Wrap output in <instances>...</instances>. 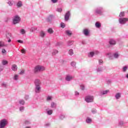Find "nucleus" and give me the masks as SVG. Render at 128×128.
<instances>
[{"label":"nucleus","mask_w":128,"mask_h":128,"mask_svg":"<svg viewBox=\"0 0 128 128\" xmlns=\"http://www.w3.org/2000/svg\"><path fill=\"white\" fill-rule=\"evenodd\" d=\"M44 70H46V68L44 66L38 65L35 67L34 72H42Z\"/></svg>","instance_id":"f257e3e1"},{"label":"nucleus","mask_w":128,"mask_h":128,"mask_svg":"<svg viewBox=\"0 0 128 128\" xmlns=\"http://www.w3.org/2000/svg\"><path fill=\"white\" fill-rule=\"evenodd\" d=\"M20 22V18L18 15L14 16L13 18L14 24H18Z\"/></svg>","instance_id":"f03ea898"},{"label":"nucleus","mask_w":128,"mask_h":128,"mask_svg":"<svg viewBox=\"0 0 128 128\" xmlns=\"http://www.w3.org/2000/svg\"><path fill=\"white\" fill-rule=\"evenodd\" d=\"M8 124V120L6 119L1 120L0 122V128H4Z\"/></svg>","instance_id":"7ed1b4c3"},{"label":"nucleus","mask_w":128,"mask_h":128,"mask_svg":"<svg viewBox=\"0 0 128 128\" xmlns=\"http://www.w3.org/2000/svg\"><path fill=\"white\" fill-rule=\"evenodd\" d=\"M85 100L86 102H94V96H86L85 98Z\"/></svg>","instance_id":"20e7f679"},{"label":"nucleus","mask_w":128,"mask_h":128,"mask_svg":"<svg viewBox=\"0 0 128 128\" xmlns=\"http://www.w3.org/2000/svg\"><path fill=\"white\" fill-rule=\"evenodd\" d=\"M128 18H120L119 19V22L120 24H124L126 22H128Z\"/></svg>","instance_id":"39448f33"},{"label":"nucleus","mask_w":128,"mask_h":128,"mask_svg":"<svg viewBox=\"0 0 128 128\" xmlns=\"http://www.w3.org/2000/svg\"><path fill=\"white\" fill-rule=\"evenodd\" d=\"M6 36L7 40H8V42H12V40L10 39V38H12V34L10 32H6Z\"/></svg>","instance_id":"423d86ee"},{"label":"nucleus","mask_w":128,"mask_h":128,"mask_svg":"<svg viewBox=\"0 0 128 128\" xmlns=\"http://www.w3.org/2000/svg\"><path fill=\"white\" fill-rule=\"evenodd\" d=\"M70 11H68V12L65 14V20H68V18H70Z\"/></svg>","instance_id":"0eeeda50"},{"label":"nucleus","mask_w":128,"mask_h":128,"mask_svg":"<svg viewBox=\"0 0 128 128\" xmlns=\"http://www.w3.org/2000/svg\"><path fill=\"white\" fill-rule=\"evenodd\" d=\"M72 78H74V77L70 76H67L66 78V80H67V82H70V80H72Z\"/></svg>","instance_id":"6e6552de"},{"label":"nucleus","mask_w":128,"mask_h":128,"mask_svg":"<svg viewBox=\"0 0 128 128\" xmlns=\"http://www.w3.org/2000/svg\"><path fill=\"white\" fill-rule=\"evenodd\" d=\"M12 70L14 72L18 70V66L16 64L12 65Z\"/></svg>","instance_id":"1a4fd4ad"},{"label":"nucleus","mask_w":128,"mask_h":128,"mask_svg":"<svg viewBox=\"0 0 128 128\" xmlns=\"http://www.w3.org/2000/svg\"><path fill=\"white\" fill-rule=\"evenodd\" d=\"M83 32L85 36H88V34H90V31H88V29H84L83 30Z\"/></svg>","instance_id":"9d476101"},{"label":"nucleus","mask_w":128,"mask_h":128,"mask_svg":"<svg viewBox=\"0 0 128 128\" xmlns=\"http://www.w3.org/2000/svg\"><path fill=\"white\" fill-rule=\"evenodd\" d=\"M40 36L41 38H44L46 36V32L44 31H41L40 32Z\"/></svg>","instance_id":"9b49d317"},{"label":"nucleus","mask_w":128,"mask_h":128,"mask_svg":"<svg viewBox=\"0 0 128 128\" xmlns=\"http://www.w3.org/2000/svg\"><path fill=\"white\" fill-rule=\"evenodd\" d=\"M4 46H6V45L4 44V42L0 41V48H3Z\"/></svg>","instance_id":"f8f14e48"},{"label":"nucleus","mask_w":128,"mask_h":128,"mask_svg":"<svg viewBox=\"0 0 128 128\" xmlns=\"http://www.w3.org/2000/svg\"><path fill=\"white\" fill-rule=\"evenodd\" d=\"M35 84L36 86H40V81L38 80H35Z\"/></svg>","instance_id":"ddd939ff"},{"label":"nucleus","mask_w":128,"mask_h":128,"mask_svg":"<svg viewBox=\"0 0 128 128\" xmlns=\"http://www.w3.org/2000/svg\"><path fill=\"white\" fill-rule=\"evenodd\" d=\"M109 44H111L112 46H114V44H116V41L111 40H110V41L109 42Z\"/></svg>","instance_id":"4468645a"},{"label":"nucleus","mask_w":128,"mask_h":128,"mask_svg":"<svg viewBox=\"0 0 128 128\" xmlns=\"http://www.w3.org/2000/svg\"><path fill=\"white\" fill-rule=\"evenodd\" d=\"M2 64L3 66H6V64H8V62L6 60H2Z\"/></svg>","instance_id":"2eb2a0df"},{"label":"nucleus","mask_w":128,"mask_h":128,"mask_svg":"<svg viewBox=\"0 0 128 128\" xmlns=\"http://www.w3.org/2000/svg\"><path fill=\"white\" fill-rule=\"evenodd\" d=\"M48 34H54V30L52 28H49L48 30Z\"/></svg>","instance_id":"dca6fc26"},{"label":"nucleus","mask_w":128,"mask_h":128,"mask_svg":"<svg viewBox=\"0 0 128 128\" xmlns=\"http://www.w3.org/2000/svg\"><path fill=\"white\" fill-rule=\"evenodd\" d=\"M40 86H36V92H40Z\"/></svg>","instance_id":"f3484780"},{"label":"nucleus","mask_w":128,"mask_h":128,"mask_svg":"<svg viewBox=\"0 0 128 128\" xmlns=\"http://www.w3.org/2000/svg\"><path fill=\"white\" fill-rule=\"evenodd\" d=\"M94 56V52H90L89 54H88V56L89 58H92V56Z\"/></svg>","instance_id":"a211bd4d"},{"label":"nucleus","mask_w":128,"mask_h":128,"mask_svg":"<svg viewBox=\"0 0 128 128\" xmlns=\"http://www.w3.org/2000/svg\"><path fill=\"white\" fill-rule=\"evenodd\" d=\"M116 100H118L120 98V93H117L116 95Z\"/></svg>","instance_id":"6ab92c4d"},{"label":"nucleus","mask_w":128,"mask_h":128,"mask_svg":"<svg viewBox=\"0 0 128 128\" xmlns=\"http://www.w3.org/2000/svg\"><path fill=\"white\" fill-rule=\"evenodd\" d=\"M119 16L120 18H122L123 16H124V12H120Z\"/></svg>","instance_id":"aec40b11"},{"label":"nucleus","mask_w":128,"mask_h":128,"mask_svg":"<svg viewBox=\"0 0 128 128\" xmlns=\"http://www.w3.org/2000/svg\"><path fill=\"white\" fill-rule=\"evenodd\" d=\"M68 54L70 56H72V54H74V50L72 49L68 51Z\"/></svg>","instance_id":"412c9836"},{"label":"nucleus","mask_w":128,"mask_h":128,"mask_svg":"<svg viewBox=\"0 0 128 128\" xmlns=\"http://www.w3.org/2000/svg\"><path fill=\"white\" fill-rule=\"evenodd\" d=\"M22 6V2L19 1L17 3V6H18V8H20V6Z\"/></svg>","instance_id":"4be33fe9"},{"label":"nucleus","mask_w":128,"mask_h":128,"mask_svg":"<svg viewBox=\"0 0 128 128\" xmlns=\"http://www.w3.org/2000/svg\"><path fill=\"white\" fill-rule=\"evenodd\" d=\"M95 26H96V28H100L101 26H100V24L98 22H96L95 24Z\"/></svg>","instance_id":"5701e85b"},{"label":"nucleus","mask_w":128,"mask_h":128,"mask_svg":"<svg viewBox=\"0 0 128 128\" xmlns=\"http://www.w3.org/2000/svg\"><path fill=\"white\" fill-rule=\"evenodd\" d=\"M56 104L54 102L51 103V108H56Z\"/></svg>","instance_id":"b1692460"},{"label":"nucleus","mask_w":128,"mask_h":128,"mask_svg":"<svg viewBox=\"0 0 128 128\" xmlns=\"http://www.w3.org/2000/svg\"><path fill=\"white\" fill-rule=\"evenodd\" d=\"M52 20V16H50L48 19H47V21L48 22H51Z\"/></svg>","instance_id":"393cba45"},{"label":"nucleus","mask_w":128,"mask_h":128,"mask_svg":"<svg viewBox=\"0 0 128 128\" xmlns=\"http://www.w3.org/2000/svg\"><path fill=\"white\" fill-rule=\"evenodd\" d=\"M66 34H68V36H72V32L70 30H66Z\"/></svg>","instance_id":"a878e982"},{"label":"nucleus","mask_w":128,"mask_h":128,"mask_svg":"<svg viewBox=\"0 0 128 128\" xmlns=\"http://www.w3.org/2000/svg\"><path fill=\"white\" fill-rule=\"evenodd\" d=\"M86 122H88V124H90V122H92V119L88 118L86 120Z\"/></svg>","instance_id":"bb28decb"},{"label":"nucleus","mask_w":128,"mask_h":128,"mask_svg":"<svg viewBox=\"0 0 128 128\" xmlns=\"http://www.w3.org/2000/svg\"><path fill=\"white\" fill-rule=\"evenodd\" d=\"M20 32L22 34H26V30H24V29H21Z\"/></svg>","instance_id":"cd10ccee"},{"label":"nucleus","mask_w":128,"mask_h":128,"mask_svg":"<svg viewBox=\"0 0 128 128\" xmlns=\"http://www.w3.org/2000/svg\"><path fill=\"white\" fill-rule=\"evenodd\" d=\"M24 74V70H22L20 71L19 72V74Z\"/></svg>","instance_id":"c85d7f7f"},{"label":"nucleus","mask_w":128,"mask_h":128,"mask_svg":"<svg viewBox=\"0 0 128 128\" xmlns=\"http://www.w3.org/2000/svg\"><path fill=\"white\" fill-rule=\"evenodd\" d=\"M108 92H110V90H106L104 91H103L102 94H108Z\"/></svg>","instance_id":"c756f323"},{"label":"nucleus","mask_w":128,"mask_h":128,"mask_svg":"<svg viewBox=\"0 0 128 128\" xmlns=\"http://www.w3.org/2000/svg\"><path fill=\"white\" fill-rule=\"evenodd\" d=\"M60 26H61V28H64V26H66L64 23V22H62L60 24Z\"/></svg>","instance_id":"7c9ffc66"},{"label":"nucleus","mask_w":128,"mask_h":128,"mask_svg":"<svg viewBox=\"0 0 128 128\" xmlns=\"http://www.w3.org/2000/svg\"><path fill=\"white\" fill-rule=\"evenodd\" d=\"M126 70H128V66H125L123 68V72H126Z\"/></svg>","instance_id":"2f4dec72"},{"label":"nucleus","mask_w":128,"mask_h":128,"mask_svg":"<svg viewBox=\"0 0 128 128\" xmlns=\"http://www.w3.org/2000/svg\"><path fill=\"white\" fill-rule=\"evenodd\" d=\"M53 110H49L48 111V114H52Z\"/></svg>","instance_id":"473e14b6"},{"label":"nucleus","mask_w":128,"mask_h":128,"mask_svg":"<svg viewBox=\"0 0 128 128\" xmlns=\"http://www.w3.org/2000/svg\"><path fill=\"white\" fill-rule=\"evenodd\" d=\"M20 104H24V100H21L20 101Z\"/></svg>","instance_id":"72a5a7b5"},{"label":"nucleus","mask_w":128,"mask_h":128,"mask_svg":"<svg viewBox=\"0 0 128 128\" xmlns=\"http://www.w3.org/2000/svg\"><path fill=\"white\" fill-rule=\"evenodd\" d=\"M62 11V8H57V12H61Z\"/></svg>","instance_id":"f704fd0d"},{"label":"nucleus","mask_w":128,"mask_h":128,"mask_svg":"<svg viewBox=\"0 0 128 128\" xmlns=\"http://www.w3.org/2000/svg\"><path fill=\"white\" fill-rule=\"evenodd\" d=\"M58 50H55L52 53V54L53 56H54V54H58Z\"/></svg>","instance_id":"c9c22d12"},{"label":"nucleus","mask_w":128,"mask_h":128,"mask_svg":"<svg viewBox=\"0 0 128 128\" xmlns=\"http://www.w3.org/2000/svg\"><path fill=\"white\" fill-rule=\"evenodd\" d=\"M18 75H15L14 76V80H18Z\"/></svg>","instance_id":"e433bc0d"},{"label":"nucleus","mask_w":128,"mask_h":128,"mask_svg":"<svg viewBox=\"0 0 128 128\" xmlns=\"http://www.w3.org/2000/svg\"><path fill=\"white\" fill-rule=\"evenodd\" d=\"M4 70V67L0 65V72H2Z\"/></svg>","instance_id":"4c0bfd02"},{"label":"nucleus","mask_w":128,"mask_h":128,"mask_svg":"<svg viewBox=\"0 0 128 128\" xmlns=\"http://www.w3.org/2000/svg\"><path fill=\"white\" fill-rule=\"evenodd\" d=\"M76 64L75 63V62H72L71 63V65L72 66H76Z\"/></svg>","instance_id":"58836bf2"},{"label":"nucleus","mask_w":128,"mask_h":128,"mask_svg":"<svg viewBox=\"0 0 128 128\" xmlns=\"http://www.w3.org/2000/svg\"><path fill=\"white\" fill-rule=\"evenodd\" d=\"M47 100H52V96H48L46 98Z\"/></svg>","instance_id":"ea45409f"},{"label":"nucleus","mask_w":128,"mask_h":128,"mask_svg":"<svg viewBox=\"0 0 128 128\" xmlns=\"http://www.w3.org/2000/svg\"><path fill=\"white\" fill-rule=\"evenodd\" d=\"M24 110V106H22L20 108V112H22Z\"/></svg>","instance_id":"a19ab883"},{"label":"nucleus","mask_w":128,"mask_h":128,"mask_svg":"<svg viewBox=\"0 0 128 128\" xmlns=\"http://www.w3.org/2000/svg\"><path fill=\"white\" fill-rule=\"evenodd\" d=\"M21 52H22V54H26V50H24V49H22V50H21Z\"/></svg>","instance_id":"79ce46f5"},{"label":"nucleus","mask_w":128,"mask_h":128,"mask_svg":"<svg viewBox=\"0 0 128 128\" xmlns=\"http://www.w3.org/2000/svg\"><path fill=\"white\" fill-rule=\"evenodd\" d=\"M80 88H81V90H84V85H81Z\"/></svg>","instance_id":"37998d69"},{"label":"nucleus","mask_w":128,"mask_h":128,"mask_svg":"<svg viewBox=\"0 0 128 128\" xmlns=\"http://www.w3.org/2000/svg\"><path fill=\"white\" fill-rule=\"evenodd\" d=\"M114 57L116 58H118V54L116 53L114 54Z\"/></svg>","instance_id":"c03bdc74"},{"label":"nucleus","mask_w":128,"mask_h":128,"mask_svg":"<svg viewBox=\"0 0 128 128\" xmlns=\"http://www.w3.org/2000/svg\"><path fill=\"white\" fill-rule=\"evenodd\" d=\"M96 12L97 14H101L102 13V11H100V10H96Z\"/></svg>","instance_id":"a18cd8bd"},{"label":"nucleus","mask_w":128,"mask_h":128,"mask_svg":"<svg viewBox=\"0 0 128 128\" xmlns=\"http://www.w3.org/2000/svg\"><path fill=\"white\" fill-rule=\"evenodd\" d=\"M6 50L2 49V54H6Z\"/></svg>","instance_id":"49530a36"},{"label":"nucleus","mask_w":128,"mask_h":128,"mask_svg":"<svg viewBox=\"0 0 128 128\" xmlns=\"http://www.w3.org/2000/svg\"><path fill=\"white\" fill-rule=\"evenodd\" d=\"M18 42H20V44H22L24 42L22 40H18Z\"/></svg>","instance_id":"de8ad7c7"},{"label":"nucleus","mask_w":128,"mask_h":128,"mask_svg":"<svg viewBox=\"0 0 128 128\" xmlns=\"http://www.w3.org/2000/svg\"><path fill=\"white\" fill-rule=\"evenodd\" d=\"M92 114H96V110H92Z\"/></svg>","instance_id":"09e8293b"},{"label":"nucleus","mask_w":128,"mask_h":128,"mask_svg":"<svg viewBox=\"0 0 128 128\" xmlns=\"http://www.w3.org/2000/svg\"><path fill=\"white\" fill-rule=\"evenodd\" d=\"M52 2H54V4H56V2H58V0H52Z\"/></svg>","instance_id":"8fccbe9b"},{"label":"nucleus","mask_w":128,"mask_h":128,"mask_svg":"<svg viewBox=\"0 0 128 128\" xmlns=\"http://www.w3.org/2000/svg\"><path fill=\"white\" fill-rule=\"evenodd\" d=\"M102 62H104V61H102V60H99V64H102Z\"/></svg>","instance_id":"3c124183"},{"label":"nucleus","mask_w":128,"mask_h":128,"mask_svg":"<svg viewBox=\"0 0 128 128\" xmlns=\"http://www.w3.org/2000/svg\"><path fill=\"white\" fill-rule=\"evenodd\" d=\"M75 94L76 96H78V94H80V93H78V92H75Z\"/></svg>","instance_id":"603ef678"},{"label":"nucleus","mask_w":128,"mask_h":128,"mask_svg":"<svg viewBox=\"0 0 128 128\" xmlns=\"http://www.w3.org/2000/svg\"><path fill=\"white\" fill-rule=\"evenodd\" d=\"M28 121H25V124H28Z\"/></svg>","instance_id":"864d4df0"},{"label":"nucleus","mask_w":128,"mask_h":128,"mask_svg":"<svg viewBox=\"0 0 128 128\" xmlns=\"http://www.w3.org/2000/svg\"><path fill=\"white\" fill-rule=\"evenodd\" d=\"M126 78H128V74L126 76Z\"/></svg>","instance_id":"5fc2aeb1"},{"label":"nucleus","mask_w":128,"mask_h":128,"mask_svg":"<svg viewBox=\"0 0 128 128\" xmlns=\"http://www.w3.org/2000/svg\"><path fill=\"white\" fill-rule=\"evenodd\" d=\"M26 128H30V127H26Z\"/></svg>","instance_id":"6e6d98bb"},{"label":"nucleus","mask_w":128,"mask_h":128,"mask_svg":"<svg viewBox=\"0 0 128 128\" xmlns=\"http://www.w3.org/2000/svg\"><path fill=\"white\" fill-rule=\"evenodd\" d=\"M3 84V86H4V84Z\"/></svg>","instance_id":"4d7b16f0"}]
</instances>
